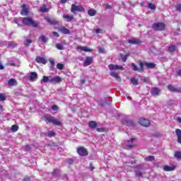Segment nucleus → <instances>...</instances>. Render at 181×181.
Here are the masks:
<instances>
[{
	"instance_id": "nucleus-1",
	"label": "nucleus",
	"mask_w": 181,
	"mask_h": 181,
	"mask_svg": "<svg viewBox=\"0 0 181 181\" xmlns=\"http://www.w3.org/2000/svg\"><path fill=\"white\" fill-rule=\"evenodd\" d=\"M22 22L25 26H33V28H37L39 23L33 20L32 17L23 18Z\"/></svg>"
},
{
	"instance_id": "nucleus-2",
	"label": "nucleus",
	"mask_w": 181,
	"mask_h": 181,
	"mask_svg": "<svg viewBox=\"0 0 181 181\" xmlns=\"http://www.w3.org/2000/svg\"><path fill=\"white\" fill-rule=\"evenodd\" d=\"M71 12L74 13V15H77V12L84 13L86 12V9L81 5L77 6L76 4H72L71 7Z\"/></svg>"
},
{
	"instance_id": "nucleus-3",
	"label": "nucleus",
	"mask_w": 181,
	"mask_h": 181,
	"mask_svg": "<svg viewBox=\"0 0 181 181\" xmlns=\"http://www.w3.org/2000/svg\"><path fill=\"white\" fill-rule=\"evenodd\" d=\"M45 122L47 124H49V122H51L52 124H54V125L60 126L62 125V122L57 119V118L53 117V116H49L45 118Z\"/></svg>"
},
{
	"instance_id": "nucleus-4",
	"label": "nucleus",
	"mask_w": 181,
	"mask_h": 181,
	"mask_svg": "<svg viewBox=\"0 0 181 181\" xmlns=\"http://www.w3.org/2000/svg\"><path fill=\"white\" fill-rule=\"evenodd\" d=\"M165 28L166 25H165L163 23H155L153 24V29H154V30H165Z\"/></svg>"
},
{
	"instance_id": "nucleus-5",
	"label": "nucleus",
	"mask_w": 181,
	"mask_h": 181,
	"mask_svg": "<svg viewBox=\"0 0 181 181\" xmlns=\"http://www.w3.org/2000/svg\"><path fill=\"white\" fill-rule=\"evenodd\" d=\"M49 78V83L51 84H59V83H62V78H60V76H56L53 77L50 76Z\"/></svg>"
},
{
	"instance_id": "nucleus-6",
	"label": "nucleus",
	"mask_w": 181,
	"mask_h": 181,
	"mask_svg": "<svg viewBox=\"0 0 181 181\" xmlns=\"http://www.w3.org/2000/svg\"><path fill=\"white\" fill-rule=\"evenodd\" d=\"M139 66L140 68H138L135 64L132 63V69L134 70V71H139L140 73L141 71H144V63L140 62Z\"/></svg>"
},
{
	"instance_id": "nucleus-7",
	"label": "nucleus",
	"mask_w": 181,
	"mask_h": 181,
	"mask_svg": "<svg viewBox=\"0 0 181 181\" xmlns=\"http://www.w3.org/2000/svg\"><path fill=\"white\" fill-rule=\"evenodd\" d=\"M77 152L80 156H87V155H88L87 149H86L84 147H78L77 148Z\"/></svg>"
},
{
	"instance_id": "nucleus-8",
	"label": "nucleus",
	"mask_w": 181,
	"mask_h": 181,
	"mask_svg": "<svg viewBox=\"0 0 181 181\" xmlns=\"http://www.w3.org/2000/svg\"><path fill=\"white\" fill-rule=\"evenodd\" d=\"M109 70L112 71V70H124V66L121 65H114L112 64L108 66Z\"/></svg>"
},
{
	"instance_id": "nucleus-9",
	"label": "nucleus",
	"mask_w": 181,
	"mask_h": 181,
	"mask_svg": "<svg viewBox=\"0 0 181 181\" xmlns=\"http://www.w3.org/2000/svg\"><path fill=\"white\" fill-rule=\"evenodd\" d=\"M140 125L142 127H149L151 122L145 118H141L139 121Z\"/></svg>"
},
{
	"instance_id": "nucleus-10",
	"label": "nucleus",
	"mask_w": 181,
	"mask_h": 181,
	"mask_svg": "<svg viewBox=\"0 0 181 181\" xmlns=\"http://www.w3.org/2000/svg\"><path fill=\"white\" fill-rule=\"evenodd\" d=\"M168 88L171 93H181V88H176L172 85H169Z\"/></svg>"
},
{
	"instance_id": "nucleus-11",
	"label": "nucleus",
	"mask_w": 181,
	"mask_h": 181,
	"mask_svg": "<svg viewBox=\"0 0 181 181\" xmlns=\"http://www.w3.org/2000/svg\"><path fill=\"white\" fill-rule=\"evenodd\" d=\"M128 43H130L132 45H141L142 43V41H141L140 39L138 38H132L130 40H128Z\"/></svg>"
},
{
	"instance_id": "nucleus-12",
	"label": "nucleus",
	"mask_w": 181,
	"mask_h": 181,
	"mask_svg": "<svg viewBox=\"0 0 181 181\" xmlns=\"http://www.w3.org/2000/svg\"><path fill=\"white\" fill-rule=\"evenodd\" d=\"M23 9L21 11V14L23 16H28L29 15V10L28 9V8H26V5L23 4L22 6Z\"/></svg>"
},
{
	"instance_id": "nucleus-13",
	"label": "nucleus",
	"mask_w": 181,
	"mask_h": 181,
	"mask_svg": "<svg viewBox=\"0 0 181 181\" xmlns=\"http://www.w3.org/2000/svg\"><path fill=\"white\" fill-rule=\"evenodd\" d=\"M59 32L64 33V35H70V30L66 28L64 26H61L58 28Z\"/></svg>"
},
{
	"instance_id": "nucleus-14",
	"label": "nucleus",
	"mask_w": 181,
	"mask_h": 181,
	"mask_svg": "<svg viewBox=\"0 0 181 181\" xmlns=\"http://www.w3.org/2000/svg\"><path fill=\"white\" fill-rule=\"evenodd\" d=\"M91 63H93V57H87L83 63V66L87 67V66H90V64H91Z\"/></svg>"
},
{
	"instance_id": "nucleus-15",
	"label": "nucleus",
	"mask_w": 181,
	"mask_h": 181,
	"mask_svg": "<svg viewBox=\"0 0 181 181\" xmlns=\"http://www.w3.org/2000/svg\"><path fill=\"white\" fill-rule=\"evenodd\" d=\"M8 86L9 87H15V86H18V81L15 78H11L8 81Z\"/></svg>"
},
{
	"instance_id": "nucleus-16",
	"label": "nucleus",
	"mask_w": 181,
	"mask_h": 181,
	"mask_svg": "<svg viewBox=\"0 0 181 181\" xmlns=\"http://www.w3.org/2000/svg\"><path fill=\"white\" fill-rule=\"evenodd\" d=\"M29 80L30 81H36V80H37V73L30 72Z\"/></svg>"
},
{
	"instance_id": "nucleus-17",
	"label": "nucleus",
	"mask_w": 181,
	"mask_h": 181,
	"mask_svg": "<svg viewBox=\"0 0 181 181\" xmlns=\"http://www.w3.org/2000/svg\"><path fill=\"white\" fill-rule=\"evenodd\" d=\"M151 94L153 97H156V95H159L160 94V89L159 88H153L151 90Z\"/></svg>"
},
{
	"instance_id": "nucleus-18",
	"label": "nucleus",
	"mask_w": 181,
	"mask_h": 181,
	"mask_svg": "<svg viewBox=\"0 0 181 181\" xmlns=\"http://www.w3.org/2000/svg\"><path fill=\"white\" fill-rule=\"evenodd\" d=\"M175 134H176V136L177 137V142L178 144H181V130H180V129H175Z\"/></svg>"
},
{
	"instance_id": "nucleus-19",
	"label": "nucleus",
	"mask_w": 181,
	"mask_h": 181,
	"mask_svg": "<svg viewBox=\"0 0 181 181\" xmlns=\"http://www.w3.org/2000/svg\"><path fill=\"white\" fill-rule=\"evenodd\" d=\"M35 62H37V63H42V64H46L47 63V61L41 57H37L35 59Z\"/></svg>"
},
{
	"instance_id": "nucleus-20",
	"label": "nucleus",
	"mask_w": 181,
	"mask_h": 181,
	"mask_svg": "<svg viewBox=\"0 0 181 181\" xmlns=\"http://www.w3.org/2000/svg\"><path fill=\"white\" fill-rule=\"evenodd\" d=\"M76 49L77 50H82V52H93V49L88 48V47L78 46Z\"/></svg>"
},
{
	"instance_id": "nucleus-21",
	"label": "nucleus",
	"mask_w": 181,
	"mask_h": 181,
	"mask_svg": "<svg viewBox=\"0 0 181 181\" xmlns=\"http://www.w3.org/2000/svg\"><path fill=\"white\" fill-rule=\"evenodd\" d=\"M110 76L112 77H113L114 78L117 79V81H121V77H119V76H118V74H117L115 71H111L110 72Z\"/></svg>"
},
{
	"instance_id": "nucleus-22",
	"label": "nucleus",
	"mask_w": 181,
	"mask_h": 181,
	"mask_svg": "<svg viewBox=\"0 0 181 181\" xmlns=\"http://www.w3.org/2000/svg\"><path fill=\"white\" fill-rule=\"evenodd\" d=\"M163 170H165V172H172V170H175V167L169 166V165H164Z\"/></svg>"
},
{
	"instance_id": "nucleus-23",
	"label": "nucleus",
	"mask_w": 181,
	"mask_h": 181,
	"mask_svg": "<svg viewBox=\"0 0 181 181\" xmlns=\"http://www.w3.org/2000/svg\"><path fill=\"white\" fill-rule=\"evenodd\" d=\"M62 18L66 20V22H71L74 19L73 16L63 15Z\"/></svg>"
},
{
	"instance_id": "nucleus-24",
	"label": "nucleus",
	"mask_w": 181,
	"mask_h": 181,
	"mask_svg": "<svg viewBox=\"0 0 181 181\" xmlns=\"http://www.w3.org/2000/svg\"><path fill=\"white\" fill-rule=\"evenodd\" d=\"M41 83H50V76H43L42 79L41 80Z\"/></svg>"
},
{
	"instance_id": "nucleus-25",
	"label": "nucleus",
	"mask_w": 181,
	"mask_h": 181,
	"mask_svg": "<svg viewBox=\"0 0 181 181\" xmlns=\"http://www.w3.org/2000/svg\"><path fill=\"white\" fill-rule=\"evenodd\" d=\"M122 124H124V125H132V120H129V119H122Z\"/></svg>"
},
{
	"instance_id": "nucleus-26",
	"label": "nucleus",
	"mask_w": 181,
	"mask_h": 181,
	"mask_svg": "<svg viewBox=\"0 0 181 181\" xmlns=\"http://www.w3.org/2000/svg\"><path fill=\"white\" fill-rule=\"evenodd\" d=\"M90 128L94 129L97 127V122L95 121H90L88 124Z\"/></svg>"
},
{
	"instance_id": "nucleus-27",
	"label": "nucleus",
	"mask_w": 181,
	"mask_h": 181,
	"mask_svg": "<svg viewBox=\"0 0 181 181\" xmlns=\"http://www.w3.org/2000/svg\"><path fill=\"white\" fill-rule=\"evenodd\" d=\"M146 66L148 69H155V67H156V64H153L152 62L146 63Z\"/></svg>"
},
{
	"instance_id": "nucleus-28",
	"label": "nucleus",
	"mask_w": 181,
	"mask_h": 181,
	"mask_svg": "<svg viewBox=\"0 0 181 181\" xmlns=\"http://www.w3.org/2000/svg\"><path fill=\"white\" fill-rule=\"evenodd\" d=\"M40 12H42V13L49 12V8H47V6L46 5L41 6L40 8Z\"/></svg>"
},
{
	"instance_id": "nucleus-29",
	"label": "nucleus",
	"mask_w": 181,
	"mask_h": 181,
	"mask_svg": "<svg viewBox=\"0 0 181 181\" xmlns=\"http://www.w3.org/2000/svg\"><path fill=\"white\" fill-rule=\"evenodd\" d=\"M40 40H41V42H42V43H46V42H47V40H49V39L47 38V37H46L45 35H41L40 37Z\"/></svg>"
},
{
	"instance_id": "nucleus-30",
	"label": "nucleus",
	"mask_w": 181,
	"mask_h": 181,
	"mask_svg": "<svg viewBox=\"0 0 181 181\" xmlns=\"http://www.w3.org/2000/svg\"><path fill=\"white\" fill-rule=\"evenodd\" d=\"M18 46V44L16 42H11L8 44V47H10L11 49H15Z\"/></svg>"
},
{
	"instance_id": "nucleus-31",
	"label": "nucleus",
	"mask_w": 181,
	"mask_h": 181,
	"mask_svg": "<svg viewBox=\"0 0 181 181\" xmlns=\"http://www.w3.org/2000/svg\"><path fill=\"white\" fill-rule=\"evenodd\" d=\"M95 13H97V12L94 9H90L88 11L89 16H95Z\"/></svg>"
},
{
	"instance_id": "nucleus-32",
	"label": "nucleus",
	"mask_w": 181,
	"mask_h": 181,
	"mask_svg": "<svg viewBox=\"0 0 181 181\" xmlns=\"http://www.w3.org/2000/svg\"><path fill=\"white\" fill-rule=\"evenodd\" d=\"M47 22H48V23H50L51 25H57V21L52 18H47Z\"/></svg>"
},
{
	"instance_id": "nucleus-33",
	"label": "nucleus",
	"mask_w": 181,
	"mask_h": 181,
	"mask_svg": "<svg viewBox=\"0 0 181 181\" xmlns=\"http://www.w3.org/2000/svg\"><path fill=\"white\" fill-rule=\"evenodd\" d=\"M146 162H152V160H155V156H149L145 158Z\"/></svg>"
},
{
	"instance_id": "nucleus-34",
	"label": "nucleus",
	"mask_w": 181,
	"mask_h": 181,
	"mask_svg": "<svg viewBox=\"0 0 181 181\" xmlns=\"http://www.w3.org/2000/svg\"><path fill=\"white\" fill-rule=\"evenodd\" d=\"M121 57H122V60L124 63H126L127 62V60L128 59V57H129V54H127L126 55H122L121 54L120 55Z\"/></svg>"
},
{
	"instance_id": "nucleus-35",
	"label": "nucleus",
	"mask_w": 181,
	"mask_h": 181,
	"mask_svg": "<svg viewBox=\"0 0 181 181\" xmlns=\"http://www.w3.org/2000/svg\"><path fill=\"white\" fill-rule=\"evenodd\" d=\"M148 8H149V9H151V11H155V9H156V6L152 3H149L148 4Z\"/></svg>"
},
{
	"instance_id": "nucleus-36",
	"label": "nucleus",
	"mask_w": 181,
	"mask_h": 181,
	"mask_svg": "<svg viewBox=\"0 0 181 181\" xmlns=\"http://www.w3.org/2000/svg\"><path fill=\"white\" fill-rule=\"evenodd\" d=\"M175 50H176V47H175V45H170V47H168V52H170V53H173Z\"/></svg>"
},
{
	"instance_id": "nucleus-37",
	"label": "nucleus",
	"mask_w": 181,
	"mask_h": 181,
	"mask_svg": "<svg viewBox=\"0 0 181 181\" xmlns=\"http://www.w3.org/2000/svg\"><path fill=\"white\" fill-rule=\"evenodd\" d=\"M56 47H57V49H58V50H64V46H63L60 43L56 44Z\"/></svg>"
},
{
	"instance_id": "nucleus-38",
	"label": "nucleus",
	"mask_w": 181,
	"mask_h": 181,
	"mask_svg": "<svg viewBox=\"0 0 181 181\" xmlns=\"http://www.w3.org/2000/svg\"><path fill=\"white\" fill-rule=\"evenodd\" d=\"M130 81L133 84V86H138V79H136L135 78H132Z\"/></svg>"
},
{
	"instance_id": "nucleus-39",
	"label": "nucleus",
	"mask_w": 181,
	"mask_h": 181,
	"mask_svg": "<svg viewBox=\"0 0 181 181\" xmlns=\"http://www.w3.org/2000/svg\"><path fill=\"white\" fill-rule=\"evenodd\" d=\"M174 156L176 159H181V151H176Z\"/></svg>"
},
{
	"instance_id": "nucleus-40",
	"label": "nucleus",
	"mask_w": 181,
	"mask_h": 181,
	"mask_svg": "<svg viewBox=\"0 0 181 181\" xmlns=\"http://www.w3.org/2000/svg\"><path fill=\"white\" fill-rule=\"evenodd\" d=\"M18 129H19V127L16 124H14L11 127L12 132H16V131H18Z\"/></svg>"
},
{
	"instance_id": "nucleus-41",
	"label": "nucleus",
	"mask_w": 181,
	"mask_h": 181,
	"mask_svg": "<svg viewBox=\"0 0 181 181\" xmlns=\"http://www.w3.org/2000/svg\"><path fill=\"white\" fill-rule=\"evenodd\" d=\"M5 100H6L5 93H0V101H5Z\"/></svg>"
},
{
	"instance_id": "nucleus-42",
	"label": "nucleus",
	"mask_w": 181,
	"mask_h": 181,
	"mask_svg": "<svg viewBox=\"0 0 181 181\" xmlns=\"http://www.w3.org/2000/svg\"><path fill=\"white\" fill-rule=\"evenodd\" d=\"M57 69H58L59 70H63V69H64V64H57Z\"/></svg>"
},
{
	"instance_id": "nucleus-43",
	"label": "nucleus",
	"mask_w": 181,
	"mask_h": 181,
	"mask_svg": "<svg viewBox=\"0 0 181 181\" xmlns=\"http://www.w3.org/2000/svg\"><path fill=\"white\" fill-rule=\"evenodd\" d=\"M136 176H137V177H142V172L141 171H136Z\"/></svg>"
},
{
	"instance_id": "nucleus-44",
	"label": "nucleus",
	"mask_w": 181,
	"mask_h": 181,
	"mask_svg": "<svg viewBox=\"0 0 181 181\" xmlns=\"http://www.w3.org/2000/svg\"><path fill=\"white\" fill-rule=\"evenodd\" d=\"M30 43H32V40H29V39L25 40V45L26 46H29L30 45Z\"/></svg>"
},
{
	"instance_id": "nucleus-45",
	"label": "nucleus",
	"mask_w": 181,
	"mask_h": 181,
	"mask_svg": "<svg viewBox=\"0 0 181 181\" xmlns=\"http://www.w3.org/2000/svg\"><path fill=\"white\" fill-rule=\"evenodd\" d=\"M52 110H53V111H57V110H59V107H58L57 105H52Z\"/></svg>"
},
{
	"instance_id": "nucleus-46",
	"label": "nucleus",
	"mask_w": 181,
	"mask_h": 181,
	"mask_svg": "<svg viewBox=\"0 0 181 181\" xmlns=\"http://www.w3.org/2000/svg\"><path fill=\"white\" fill-rule=\"evenodd\" d=\"M176 9H177V11H179V12H181V4H177Z\"/></svg>"
},
{
	"instance_id": "nucleus-47",
	"label": "nucleus",
	"mask_w": 181,
	"mask_h": 181,
	"mask_svg": "<svg viewBox=\"0 0 181 181\" xmlns=\"http://www.w3.org/2000/svg\"><path fill=\"white\" fill-rule=\"evenodd\" d=\"M54 135H55L54 132H48V136L52 137V136H54Z\"/></svg>"
},
{
	"instance_id": "nucleus-48",
	"label": "nucleus",
	"mask_w": 181,
	"mask_h": 181,
	"mask_svg": "<svg viewBox=\"0 0 181 181\" xmlns=\"http://www.w3.org/2000/svg\"><path fill=\"white\" fill-rule=\"evenodd\" d=\"M95 33L98 34V33H103V30L100 29V28H98L95 30Z\"/></svg>"
},
{
	"instance_id": "nucleus-49",
	"label": "nucleus",
	"mask_w": 181,
	"mask_h": 181,
	"mask_svg": "<svg viewBox=\"0 0 181 181\" xmlns=\"http://www.w3.org/2000/svg\"><path fill=\"white\" fill-rule=\"evenodd\" d=\"M52 35L55 37H59L60 35H59V33L57 32H53Z\"/></svg>"
},
{
	"instance_id": "nucleus-50",
	"label": "nucleus",
	"mask_w": 181,
	"mask_h": 181,
	"mask_svg": "<svg viewBox=\"0 0 181 181\" xmlns=\"http://www.w3.org/2000/svg\"><path fill=\"white\" fill-rule=\"evenodd\" d=\"M96 131L98 132H104V128H97Z\"/></svg>"
},
{
	"instance_id": "nucleus-51",
	"label": "nucleus",
	"mask_w": 181,
	"mask_h": 181,
	"mask_svg": "<svg viewBox=\"0 0 181 181\" xmlns=\"http://www.w3.org/2000/svg\"><path fill=\"white\" fill-rule=\"evenodd\" d=\"M136 168H137V169H144V164H140L137 165Z\"/></svg>"
},
{
	"instance_id": "nucleus-52",
	"label": "nucleus",
	"mask_w": 181,
	"mask_h": 181,
	"mask_svg": "<svg viewBox=\"0 0 181 181\" xmlns=\"http://www.w3.org/2000/svg\"><path fill=\"white\" fill-rule=\"evenodd\" d=\"M98 50H99L100 53H104V48L99 47Z\"/></svg>"
},
{
	"instance_id": "nucleus-53",
	"label": "nucleus",
	"mask_w": 181,
	"mask_h": 181,
	"mask_svg": "<svg viewBox=\"0 0 181 181\" xmlns=\"http://www.w3.org/2000/svg\"><path fill=\"white\" fill-rule=\"evenodd\" d=\"M90 170L91 171L94 170V166H93V163H90Z\"/></svg>"
},
{
	"instance_id": "nucleus-54",
	"label": "nucleus",
	"mask_w": 181,
	"mask_h": 181,
	"mask_svg": "<svg viewBox=\"0 0 181 181\" xmlns=\"http://www.w3.org/2000/svg\"><path fill=\"white\" fill-rule=\"evenodd\" d=\"M127 146H128V148H134V146H135V145H134V144H127Z\"/></svg>"
},
{
	"instance_id": "nucleus-55",
	"label": "nucleus",
	"mask_w": 181,
	"mask_h": 181,
	"mask_svg": "<svg viewBox=\"0 0 181 181\" xmlns=\"http://www.w3.org/2000/svg\"><path fill=\"white\" fill-rule=\"evenodd\" d=\"M25 151H30V146H25Z\"/></svg>"
},
{
	"instance_id": "nucleus-56",
	"label": "nucleus",
	"mask_w": 181,
	"mask_h": 181,
	"mask_svg": "<svg viewBox=\"0 0 181 181\" xmlns=\"http://www.w3.org/2000/svg\"><path fill=\"white\" fill-rule=\"evenodd\" d=\"M4 65H2V63L0 62V70H4Z\"/></svg>"
},
{
	"instance_id": "nucleus-57",
	"label": "nucleus",
	"mask_w": 181,
	"mask_h": 181,
	"mask_svg": "<svg viewBox=\"0 0 181 181\" xmlns=\"http://www.w3.org/2000/svg\"><path fill=\"white\" fill-rule=\"evenodd\" d=\"M135 141V139L132 138V139H130L129 141H127V142H134Z\"/></svg>"
},
{
	"instance_id": "nucleus-58",
	"label": "nucleus",
	"mask_w": 181,
	"mask_h": 181,
	"mask_svg": "<svg viewBox=\"0 0 181 181\" xmlns=\"http://www.w3.org/2000/svg\"><path fill=\"white\" fill-rule=\"evenodd\" d=\"M177 122H180V124H181V117H177Z\"/></svg>"
},
{
	"instance_id": "nucleus-59",
	"label": "nucleus",
	"mask_w": 181,
	"mask_h": 181,
	"mask_svg": "<svg viewBox=\"0 0 181 181\" xmlns=\"http://www.w3.org/2000/svg\"><path fill=\"white\" fill-rule=\"evenodd\" d=\"M24 181H30V177H25V178H24Z\"/></svg>"
},
{
	"instance_id": "nucleus-60",
	"label": "nucleus",
	"mask_w": 181,
	"mask_h": 181,
	"mask_svg": "<svg viewBox=\"0 0 181 181\" xmlns=\"http://www.w3.org/2000/svg\"><path fill=\"white\" fill-rule=\"evenodd\" d=\"M67 0H61V4H66Z\"/></svg>"
},
{
	"instance_id": "nucleus-61",
	"label": "nucleus",
	"mask_w": 181,
	"mask_h": 181,
	"mask_svg": "<svg viewBox=\"0 0 181 181\" xmlns=\"http://www.w3.org/2000/svg\"><path fill=\"white\" fill-rule=\"evenodd\" d=\"M81 84H84V83H86V79H81Z\"/></svg>"
},
{
	"instance_id": "nucleus-62",
	"label": "nucleus",
	"mask_w": 181,
	"mask_h": 181,
	"mask_svg": "<svg viewBox=\"0 0 181 181\" xmlns=\"http://www.w3.org/2000/svg\"><path fill=\"white\" fill-rule=\"evenodd\" d=\"M0 111H4V106L2 105H0Z\"/></svg>"
},
{
	"instance_id": "nucleus-63",
	"label": "nucleus",
	"mask_w": 181,
	"mask_h": 181,
	"mask_svg": "<svg viewBox=\"0 0 181 181\" xmlns=\"http://www.w3.org/2000/svg\"><path fill=\"white\" fill-rule=\"evenodd\" d=\"M177 75L181 76V69L177 71Z\"/></svg>"
},
{
	"instance_id": "nucleus-64",
	"label": "nucleus",
	"mask_w": 181,
	"mask_h": 181,
	"mask_svg": "<svg viewBox=\"0 0 181 181\" xmlns=\"http://www.w3.org/2000/svg\"><path fill=\"white\" fill-rule=\"evenodd\" d=\"M50 63H51V64L54 65V60H51V61H50Z\"/></svg>"
}]
</instances>
